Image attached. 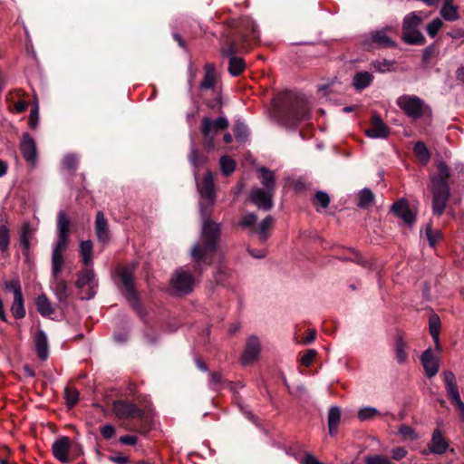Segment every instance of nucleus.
I'll return each instance as SVG.
<instances>
[{
  "instance_id": "39448f33",
  "label": "nucleus",
  "mask_w": 464,
  "mask_h": 464,
  "mask_svg": "<svg viewBox=\"0 0 464 464\" xmlns=\"http://www.w3.org/2000/svg\"><path fill=\"white\" fill-rule=\"evenodd\" d=\"M442 375L448 398L458 411L461 421L464 422V402L460 398L455 374L451 371H444Z\"/></svg>"
},
{
  "instance_id": "3c124183",
  "label": "nucleus",
  "mask_w": 464,
  "mask_h": 464,
  "mask_svg": "<svg viewBox=\"0 0 464 464\" xmlns=\"http://www.w3.org/2000/svg\"><path fill=\"white\" fill-rule=\"evenodd\" d=\"M78 159L75 155L68 154L63 159V167L67 170H72L76 168Z\"/></svg>"
},
{
  "instance_id": "0eeeda50",
  "label": "nucleus",
  "mask_w": 464,
  "mask_h": 464,
  "mask_svg": "<svg viewBox=\"0 0 464 464\" xmlns=\"http://www.w3.org/2000/svg\"><path fill=\"white\" fill-rule=\"evenodd\" d=\"M310 118V108L303 97H295L293 103L286 112V121L289 125H295Z\"/></svg>"
},
{
  "instance_id": "4c0bfd02",
  "label": "nucleus",
  "mask_w": 464,
  "mask_h": 464,
  "mask_svg": "<svg viewBox=\"0 0 464 464\" xmlns=\"http://www.w3.org/2000/svg\"><path fill=\"white\" fill-rule=\"evenodd\" d=\"M11 312H12L13 315L17 319L24 317L25 309L24 306L23 295L14 297V302L11 306Z\"/></svg>"
},
{
  "instance_id": "bf43d9fd",
  "label": "nucleus",
  "mask_w": 464,
  "mask_h": 464,
  "mask_svg": "<svg viewBox=\"0 0 464 464\" xmlns=\"http://www.w3.org/2000/svg\"><path fill=\"white\" fill-rule=\"evenodd\" d=\"M317 352L314 349H309L301 358L302 364L309 366L315 358Z\"/></svg>"
},
{
  "instance_id": "4d7b16f0",
  "label": "nucleus",
  "mask_w": 464,
  "mask_h": 464,
  "mask_svg": "<svg viewBox=\"0 0 464 464\" xmlns=\"http://www.w3.org/2000/svg\"><path fill=\"white\" fill-rule=\"evenodd\" d=\"M441 25L442 22L440 19L436 18L432 20L427 27V32L429 35L434 37L437 34L438 31L440 29Z\"/></svg>"
},
{
  "instance_id": "5fc2aeb1",
  "label": "nucleus",
  "mask_w": 464,
  "mask_h": 464,
  "mask_svg": "<svg viewBox=\"0 0 464 464\" xmlns=\"http://www.w3.org/2000/svg\"><path fill=\"white\" fill-rule=\"evenodd\" d=\"M65 399L68 406L72 407L79 399V393L75 389H65Z\"/></svg>"
},
{
  "instance_id": "0e129e2a",
  "label": "nucleus",
  "mask_w": 464,
  "mask_h": 464,
  "mask_svg": "<svg viewBox=\"0 0 464 464\" xmlns=\"http://www.w3.org/2000/svg\"><path fill=\"white\" fill-rule=\"evenodd\" d=\"M237 48L234 44H229L227 48L223 49L222 53L231 59L232 56H236Z\"/></svg>"
},
{
  "instance_id": "09e8293b",
  "label": "nucleus",
  "mask_w": 464,
  "mask_h": 464,
  "mask_svg": "<svg viewBox=\"0 0 464 464\" xmlns=\"http://www.w3.org/2000/svg\"><path fill=\"white\" fill-rule=\"evenodd\" d=\"M189 161L195 168H198L206 162V158L199 155L198 150L194 148V146H192L189 155Z\"/></svg>"
},
{
  "instance_id": "864d4df0",
  "label": "nucleus",
  "mask_w": 464,
  "mask_h": 464,
  "mask_svg": "<svg viewBox=\"0 0 464 464\" xmlns=\"http://www.w3.org/2000/svg\"><path fill=\"white\" fill-rule=\"evenodd\" d=\"M440 323L438 316L433 315L430 318V333L432 339H436V336H439L440 334Z\"/></svg>"
},
{
  "instance_id": "9d476101",
  "label": "nucleus",
  "mask_w": 464,
  "mask_h": 464,
  "mask_svg": "<svg viewBox=\"0 0 464 464\" xmlns=\"http://www.w3.org/2000/svg\"><path fill=\"white\" fill-rule=\"evenodd\" d=\"M70 220L63 211H60L57 217V234L58 240L53 249V253L62 254L67 247L68 237L70 232Z\"/></svg>"
},
{
  "instance_id": "393cba45",
  "label": "nucleus",
  "mask_w": 464,
  "mask_h": 464,
  "mask_svg": "<svg viewBox=\"0 0 464 464\" xmlns=\"http://www.w3.org/2000/svg\"><path fill=\"white\" fill-rule=\"evenodd\" d=\"M373 81V75L369 72H358L353 76V84L357 91L369 87Z\"/></svg>"
},
{
  "instance_id": "680f3d73",
  "label": "nucleus",
  "mask_w": 464,
  "mask_h": 464,
  "mask_svg": "<svg viewBox=\"0 0 464 464\" xmlns=\"http://www.w3.org/2000/svg\"><path fill=\"white\" fill-rule=\"evenodd\" d=\"M407 455V451L404 448L398 447L392 450V457L394 459L400 460Z\"/></svg>"
},
{
  "instance_id": "69168bd1",
  "label": "nucleus",
  "mask_w": 464,
  "mask_h": 464,
  "mask_svg": "<svg viewBox=\"0 0 464 464\" xmlns=\"http://www.w3.org/2000/svg\"><path fill=\"white\" fill-rule=\"evenodd\" d=\"M21 245L24 248L28 249L29 248V237L27 230L24 228L20 238Z\"/></svg>"
},
{
  "instance_id": "6ab92c4d",
  "label": "nucleus",
  "mask_w": 464,
  "mask_h": 464,
  "mask_svg": "<svg viewBox=\"0 0 464 464\" xmlns=\"http://www.w3.org/2000/svg\"><path fill=\"white\" fill-rule=\"evenodd\" d=\"M69 448L70 440L67 437H62L55 440L52 446V450L54 458L63 463L68 462Z\"/></svg>"
},
{
  "instance_id": "c85d7f7f",
  "label": "nucleus",
  "mask_w": 464,
  "mask_h": 464,
  "mask_svg": "<svg viewBox=\"0 0 464 464\" xmlns=\"http://www.w3.org/2000/svg\"><path fill=\"white\" fill-rule=\"evenodd\" d=\"M441 16L448 21L459 19L458 8L452 5V0H444V5L440 10Z\"/></svg>"
},
{
  "instance_id": "58836bf2",
  "label": "nucleus",
  "mask_w": 464,
  "mask_h": 464,
  "mask_svg": "<svg viewBox=\"0 0 464 464\" xmlns=\"http://www.w3.org/2000/svg\"><path fill=\"white\" fill-rule=\"evenodd\" d=\"M63 257L62 254L52 253V276L56 278L63 269Z\"/></svg>"
},
{
  "instance_id": "6e6552de",
  "label": "nucleus",
  "mask_w": 464,
  "mask_h": 464,
  "mask_svg": "<svg viewBox=\"0 0 464 464\" xmlns=\"http://www.w3.org/2000/svg\"><path fill=\"white\" fill-rule=\"evenodd\" d=\"M97 286L98 282L94 272L90 268L83 270L76 282V287L80 289L82 294V298L87 300L92 299L95 295Z\"/></svg>"
},
{
  "instance_id": "a878e982",
  "label": "nucleus",
  "mask_w": 464,
  "mask_h": 464,
  "mask_svg": "<svg viewBox=\"0 0 464 464\" xmlns=\"http://www.w3.org/2000/svg\"><path fill=\"white\" fill-rule=\"evenodd\" d=\"M274 224V218L271 216L265 218L256 227L251 230V234H257L262 242H265L269 236V229Z\"/></svg>"
},
{
  "instance_id": "473e14b6",
  "label": "nucleus",
  "mask_w": 464,
  "mask_h": 464,
  "mask_svg": "<svg viewBox=\"0 0 464 464\" xmlns=\"http://www.w3.org/2000/svg\"><path fill=\"white\" fill-rule=\"evenodd\" d=\"M36 306H37L38 312L43 316H49L53 313V308L52 306V304L49 301V299L46 297V295H42L37 297Z\"/></svg>"
},
{
  "instance_id": "20e7f679",
  "label": "nucleus",
  "mask_w": 464,
  "mask_h": 464,
  "mask_svg": "<svg viewBox=\"0 0 464 464\" xmlns=\"http://www.w3.org/2000/svg\"><path fill=\"white\" fill-rule=\"evenodd\" d=\"M421 24V18L417 13L408 14L403 20V40L410 44H423L425 42L424 36L418 30L419 25Z\"/></svg>"
},
{
  "instance_id": "774afa93",
  "label": "nucleus",
  "mask_w": 464,
  "mask_h": 464,
  "mask_svg": "<svg viewBox=\"0 0 464 464\" xmlns=\"http://www.w3.org/2000/svg\"><path fill=\"white\" fill-rule=\"evenodd\" d=\"M434 53V48L432 46H428L424 49L422 58L425 63H427L430 58L432 56Z\"/></svg>"
},
{
  "instance_id": "a18cd8bd",
  "label": "nucleus",
  "mask_w": 464,
  "mask_h": 464,
  "mask_svg": "<svg viewBox=\"0 0 464 464\" xmlns=\"http://www.w3.org/2000/svg\"><path fill=\"white\" fill-rule=\"evenodd\" d=\"M39 122V104L36 101L31 109L28 124L29 127L33 130L36 129Z\"/></svg>"
},
{
  "instance_id": "338daca9",
  "label": "nucleus",
  "mask_w": 464,
  "mask_h": 464,
  "mask_svg": "<svg viewBox=\"0 0 464 464\" xmlns=\"http://www.w3.org/2000/svg\"><path fill=\"white\" fill-rule=\"evenodd\" d=\"M301 464H324L321 461H319L317 459H315L313 455H306L303 460L301 461Z\"/></svg>"
},
{
  "instance_id": "603ef678",
  "label": "nucleus",
  "mask_w": 464,
  "mask_h": 464,
  "mask_svg": "<svg viewBox=\"0 0 464 464\" xmlns=\"http://www.w3.org/2000/svg\"><path fill=\"white\" fill-rule=\"evenodd\" d=\"M9 245V230L5 226H0V249L5 250Z\"/></svg>"
},
{
  "instance_id": "8fccbe9b",
  "label": "nucleus",
  "mask_w": 464,
  "mask_h": 464,
  "mask_svg": "<svg viewBox=\"0 0 464 464\" xmlns=\"http://www.w3.org/2000/svg\"><path fill=\"white\" fill-rule=\"evenodd\" d=\"M314 202L321 205L323 208H326L330 203V197L327 193L324 191H318L314 195Z\"/></svg>"
},
{
  "instance_id": "e2e57ef3",
  "label": "nucleus",
  "mask_w": 464,
  "mask_h": 464,
  "mask_svg": "<svg viewBox=\"0 0 464 464\" xmlns=\"http://www.w3.org/2000/svg\"><path fill=\"white\" fill-rule=\"evenodd\" d=\"M120 441L126 445H135L137 443V438L132 435H125L120 438Z\"/></svg>"
},
{
  "instance_id": "c03bdc74",
  "label": "nucleus",
  "mask_w": 464,
  "mask_h": 464,
  "mask_svg": "<svg viewBox=\"0 0 464 464\" xmlns=\"http://www.w3.org/2000/svg\"><path fill=\"white\" fill-rule=\"evenodd\" d=\"M365 464H392L390 459L383 455H367L364 457Z\"/></svg>"
},
{
  "instance_id": "a19ab883",
  "label": "nucleus",
  "mask_w": 464,
  "mask_h": 464,
  "mask_svg": "<svg viewBox=\"0 0 464 464\" xmlns=\"http://www.w3.org/2000/svg\"><path fill=\"white\" fill-rule=\"evenodd\" d=\"M220 168L223 174L228 176L235 170V161L229 157L223 156L220 159Z\"/></svg>"
},
{
  "instance_id": "49530a36",
  "label": "nucleus",
  "mask_w": 464,
  "mask_h": 464,
  "mask_svg": "<svg viewBox=\"0 0 464 464\" xmlns=\"http://www.w3.org/2000/svg\"><path fill=\"white\" fill-rule=\"evenodd\" d=\"M5 289L6 291H12L14 293V297L23 295L21 285L18 279H13L11 281L5 282Z\"/></svg>"
},
{
  "instance_id": "f8f14e48",
  "label": "nucleus",
  "mask_w": 464,
  "mask_h": 464,
  "mask_svg": "<svg viewBox=\"0 0 464 464\" xmlns=\"http://www.w3.org/2000/svg\"><path fill=\"white\" fill-rule=\"evenodd\" d=\"M388 31H391V28H385L372 32L364 40V46L366 48H373L390 47L395 45V43L388 35Z\"/></svg>"
},
{
  "instance_id": "2f4dec72",
  "label": "nucleus",
  "mask_w": 464,
  "mask_h": 464,
  "mask_svg": "<svg viewBox=\"0 0 464 464\" xmlns=\"http://www.w3.org/2000/svg\"><path fill=\"white\" fill-rule=\"evenodd\" d=\"M384 415H388V413L382 414L376 408L372 406H367L360 409L357 414L358 419L361 421L370 420L376 417H382Z\"/></svg>"
},
{
  "instance_id": "aec40b11",
  "label": "nucleus",
  "mask_w": 464,
  "mask_h": 464,
  "mask_svg": "<svg viewBox=\"0 0 464 464\" xmlns=\"http://www.w3.org/2000/svg\"><path fill=\"white\" fill-rule=\"evenodd\" d=\"M392 210L394 214L401 218L405 224L412 225L415 221V215L409 208V206L404 199H401L392 205Z\"/></svg>"
},
{
  "instance_id": "bb28decb",
  "label": "nucleus",
  "mask_w": 464,
  "mask_h": 464,
  "mask_svg": "<svg viewBox=\"0 0 464 464\" xmlns=\"http://www.w3.org/2000/svg\"><path fill=\"white\" fill-rule=\"evenodd\" d=\"M396 63L393 60L379 59L372 61L371 63L372 68L381 73L392 72L395 70Z\"/></svg>"
},
{
  "instance_id": "ddd939ff",
  "label": "nucleus",
  "mask_w": 464,
  "mask_h": 464,
  "mask_svg": "<svg viewBox=\"0 0 464 464\" xmlns=\"http://www.w3.org/2000/svg\"><path fill=\"white\" fill-rule=\"evenodd\" d=\"M20 150L24 160L33 167L37 163V149L34 138L27 132L22 136L20 143Z\"/></svg>"
},
{
  "instance_id": "5701e85b",
  "label": "nucleus",
  "mask_w": 464,
  "mask_h": 464,
  "mask_svg": "<svg viewBox=\"0 0 464 464\" xmlns=\"http://www.w3.org/2000/svg\"><path fill=\"white\" fill-rule=\"evenodd\" d=\"M51 288L60 303H66L69 297V288L67 283L63 279L59 276L53 278Z\"/></svg>"
},
{
  "instance_id": "7c9ffc66",
  "label": "nucleus",
  "mask_w": 464,
  "mask_h": 464,
  "mask_svg": "<svg viewBox=\"0 0 464 464\" xmlns=\"http://www.w3.org/2000/svg\"><path fill=\"white\" fill-rule=\"evenodd\" d=\"M260 172L262 174L261 183L265 187L266 191L271 192L272 194H274L275 193V175H274V173L266 168H261Z\"/></svg>"
},
{
  "instance_id": "4be33fe9",
  "label": "nucleus",
  "mask_w": 464,
  "mask_h": 464,
  "mask_svg": "<svg viewBox=\"0 0 464 464\" xmlns=\"http://www.w3.org/2000/svg\"><path fill=\"white\" fill-rule=\"evenodd\" d=\"M95 233L100 242L105 243L109 240L108 221L102 211H98L96 214Z\"/></svg>"
},
{
  "instance_id": "4468645a",
  "label": "nucleus",
  "mask_w": 464,
  "mask_h": 464,
  "mask_svg": "<svg viewBox=\"0 0 464 464\" xmlns=\"http://www.w3.org/2000/svg\"><path fill=\"white\" fill-rule=\"evenodd\" d=\"M274 194L267 192L260 188H253L250 192L249 198L258 208L270 210L273 208Z\"/></svg>"
},
{
  "instance_id": "de8ad7c7",
  "label": "nucleus",
  "mask_w": 464,
  "mask_h": 464,
  "mask_svg": "<svg viewBox=\"0 0 464 464\" xmlns=\"http://www.w3.org/2000/svg\"><path fill=\"white\" fill-rule=\"evenodd\" d=\"M256 222V216L253 213H249L242 217L239 221V226L244 228H251L253 230L255 228Z\"/></svg>"
},
{
  "instance_id": "a211bd4d",
  "label": "nucleus",
  "mask_w": 464,
  "mask_h": 464,
  "mask_svg": "<svg viewBox=\"0 0 464 464\" xmlns=\"http://www.w3.org/2000/svg\"><path fill=\"white\" fill-rule=\"evenodd\" d=\"M390 130L378 115L372 116V127L365 130V134L372 139H385Z\"/></svg>"
},
{
  "instance_id": "9b49d317",
  "label": "nucleus",
  "mask_w": 464,
  "mask_h": 464,
  "mask_svg": "<svg viewBox=\"0 0 464 464\" xmlns=\"http://www.w3.org/2000/svg\"><path fill=\"white\" fill-rule=\"evenodd\" d=\"M112 412L119 419H135L143 416V411L136 404L122 400L112 403Z\"/></svg>"
},
{
  "instance_id": "c9c22d12",
  "label": "nucleus",
  "mask_w": 464,
  "mask_h": 464,
  "mask_svg": "<svg viewBox=\"0 0 464 464\" xmlns=\"http://www.w3.org/2000/svg\"><path fill=\"white\" fill-rule=\"evenodd\" d=\"M374 200V195L369 188H363L359 193L358 207L361 208H369Z\"/></svg>"
},
{
  "instance_id": "13d9d810",
  "label": "nucleus",
  "mask_w": 464,
  "mask_h": 464,
  "mask_svg": "<svg viewBox=\"0 0 464 464\" xmlns=\"http://www.w3.org/2000/svg\"><path fill=\"white\" fill-rule=\"evenodd\" d=\"M438 169H439V174L437 176L433 177L431 179H440L445 180L447 182V179L450 176V169H449L448 166L444 162H440L438 165Z\"/></svg>"
},
{
  "instance_id": "b1692460",
  "label": "nucleus",
  "mask_w": 464,
  "mask_h": 464,
  "mask_svg": "<svg viewBox=\"0 0 464 464\" xmlns=\"http://www.w3.org/2000/svg\"><path fill=\"white\" fill-rule=\"evenodd\" d=\"M35 348L37 354L41 360H46L49 355V347H48V341L47 336L44 334L43 330H38L35 337Z\"/></svg>"
},
{
  "instance_id": "6e6d98bb",
  "label": "nucleus",
  "mask_w": 464,
  "mask_h": 464,
  "mask_svg": "<svg viewBox=\"0 0 464 464\" xmlns=\"http://www.w3.org/2000/svg\"><path fill=\"white\" fill-rule=\"evenodd\" d=\"M247 135V128L242 122H237L235 125V136L238 140H244Z\"/></svg>"
},
{
  "instance_id": "f257e3e1",
  "label": "nucleus",
  "mask_w": 464,
  "mask_h": 464,
  "mask_svg": "<svg viewBox=\"0 0 464 464\" xmlns=\"http://www.w3.org/2000/svg\"><path fill=\"white\" fill-rule=\"evenodd\" d=\"M198 190L203 199L204 203L199 204L201 215L206 218L203 222L200 242L197 243L191 249V256L198 266L202 265L209 266L212 261V254L217 247V242L219 233V225L211 223L208 217L210 213V208L216 200V192L213 175L208 172L201 181H197Z\"/></svg>"
},
{
  "instance_id": "72a5a7b5",
  "label": "nucleus",
  "mask_w": 464,
  "mask_h": 464,
  "mask_svg": "<svg viewBox=\"0 0 464 464\" xmlns=\"http://www.w3.org/2000/svg\"><path fill=\"white\" fill-rule=\"evenodd\" d=\"M80 252L82 257V263L89 266L92 261V242L91 240L82 241L80 243Z\"/></svg>"
},
{
  "instance_id": "37998d69",
  "label": "nucleus",
  "mask_w": 464,
  "mask_h": 464,
  "mask_svg": "<svg viewBox=\"0 0 464 464\" xmlns=\"http://www.w3.org/2000/svg\"><path fill=\"white\" fill-rule=\"evenodd\" d=\"M395 353L399 363H403L406 362L408 355L405 351V343L401 338L396 341Z\"/></svg>"
},
{
  "instance_id": "c756f323",
  "label": "nucleus",
  "mask_w": 464,
  "mask_h": 464,
  "mask_svg": "<svg viewBox=\"0 0 464 464\" xmlns=\"http://www.w3.org/2000/svg\"><path fill=\"white\" fill-rule=\"evenodd\" d=\"M205 76L200 83L201 89H211L216 83V73L213 64L208 63L205 66Z\"/></svg>"
},
{
  "instance_id": "2eb2a0df",
  "label": "nucleus",
  "mask_w": 464,
  "mask_h": 464,
  "mask_svg": "<svg viewBox=\"0 0 464 464\" xmlns=\"http://www.w3.org/2000/svg\"><path fill=\"white\" fill-rule=\"evenodd\" d=\"M261 346L258 338L255 335L248 337L245 351L241 356V362L244 365L255 362L260 353Z\"/></svg>"
},
{
  "instance_id": "cd10ccee",
  "label": "nucleus",
  "mask_w": 464,
  "mask_h": 464,
  "mask_svg": "<svg viewBox=\"0 0 464 464\" xmlns=\"http://www.w3.org/2000/svg\"><path fill=\"white\" fill-rule=\"evenodd\" d=\"M341 420V411L338 407H331L328 412V428L331 436L334 435Z\"/></svg>"
},
{
  "instance_id": "f704fd0d",
  "label": "nucleus",
  "mask_w": 464,
  "mask_h": 464,
  "mask_svg": "<svg viewBox=\"0 0 464 464\" xmlns=\"http://www.w3.org/2000/svg\"><path fill=\"white\" fill-rule=\"evenodd\" d=\"M413 151L415 156L418 158V160L423 163L426 164L429 162L430 159V151L427 148V146L421 142L419 141L414 145Z\"/></svg>"
},
{
  "instance_id": "423d86ee",
  "label": "nucleus",
  "mask_w": 464,
  "mask_h": 464,
  "mask_svg": "<svg viewBox=\"0 0 464 464\" xmlns=\"http://www.w3.org/2000/svg\"><path fill=\"white\" fill-rule=\"evenodd\" d=\"M397 105L405 114L413 119H420L425 109L424 102L415 95H402L397 99Z\"/></svg>"
},
{
  "instance_id": "052dcab7",
  "label": "nucleus",
  "mask_w": 464,
  "mask_h": 464,
  "mask_svg": "<svg viewBox=\"0 0 464 464\" xmlns=\"http://www.w3.org/2000/svg\"><path fill=\"white\" fill-rule=\"evenodd\" d=\"M101 433L105 439H111L115 435V429L111 424H106L101 428Z\"/></svg>"
},
{
  "instance_id": "1a4fd4ad",
  "label": "nucleus",
  "mask_w": 464,
  "mask_h": 464,
  "mask_svg": "<svg viewBox=\"0 0 464 464\" xmlns=\"http://www.w3.org/2000/svg\"><path fill=\"white\" fill-rule=\"evenodd\" d=\"M171 285L174 290L179 294L188 295L192 291L195 285V278L186 269L179 268L176 270L172 276Z\"/></svg>"
},
{
  "instance_id": "79ce46f5",
  "label": "nucleus",
  "mask_w": 464,
  "mask_h": 464,
  "mask_svg": "<svg viewBox=\"0 0 464 464\" xmlns=\"http://www.w3.org/2000/svg\"><path fill=\"white\" fill-rule=\"evenodd\" d=\"M426 237L430 246H434L441 238V233L438 229H433L430 225L426 227Z\"/></svg>"
},
{
  "instance_id": "e433bc0d",
  "label": "nucleus",
  "mask_w": 464,
  "mask_h": 464,
  "mask_svg": "<svg viewBox=\"0 0 464 464\" xmlns=\"http://www.w3.org/2000/svg\"><path fill=\"white\" fill-rule=\"evenodd\" d=\"M245 69V62L242 58L232 56L229 60L228 72L233 76L239 75Z\"/></svg>"
},
{
  "instance_id": "dca6fc26",
  "label": "nucleus",
  "mask_w": 464,
  "mask_h": 464,
  "mask_svg": "<svg viewBox=\"0 0 464 464\" xmlns=\"http://www.w3.org/2000/svg\"><path fill=\"white\" fill-rule=\"evenodd\" d=\"M421 363L423 365L427 377L435 376L440 369V359L434 355L431 349H427L421 355Z\"/></svg>"
},
{
  "instance_id": "412c9836",
  "label": "nucleus",
  "mask_w": 464,
  "mask_h": 464,
  "mask_svg": "<svg viewBox=\"0 0 464 464\" xmlns=\"http://www.w3.org/2000/svg\"><path fill=\"white\" fill-rule=\"evenodd\" d=\"M449 448L448 442L442 437L441 431L439 429L434 430L429 450L431 453L441 455L447 451Z\"/></svg>"
},
{
  "instance_id": "7ed1b4c3",
  "label": "nucleus",
  "mask_w": 464,
  "mask_h": 464,
  "mask_svg": "<svg viewBox=\"0 0 464 464\" xmlns=\"http://www.w3.org/2000/svg\"><path fill=\"white\" fill-rule=\"evenodd\" d=\"M430 189L432 192V208L436 215L440 216L447 206L450 197V188L445 180L431 179Z\"/></svg>"
},
{
  "instance_id": "f03ea898",
  "label": "nucleus",
  "mask_w": 464,
  "mask_h": 464,
  "mask_svg": "<svg viewBox=\"0 0 464 464\" xmlns=\"http://www.w3.org/2000/svg\"><path fill=\"white\" fill-rule=\"evenodd\" d=\"M228 127V121L226 117L220 116L216 120L208 117L202 119L201 132L203 135V144L207 150L214 148V140L220 133Z\"/></svg>"
},
{
  "instance_id": "ea45409f",
  "label": "nucleus",
  "mask_w": 464,
  "mask_h": 464,
  "mask_svg": "<svg viewBox=\"0 0 464 464\" xmlns=\"http://www.w3.org/2000/svg\"><path fill=\"white\" fill-rule=\"evenodd\" d=\"M399 434L401 436L404 440H416L418 439V435L416 431L408 425H401L398 429Z\"/></svg>"
},
{
  "instance_id": "f3484780",
  "label": "nucleus",
  "mask_w": 464,
  "mask_h": 464,
  "mask_svg": "<svg viewBox=\"0 0 464 464\" xmlns=\"http://www.w3.org/2000/svg\"><path fill=\"white\" fill-rule=\"evenodd\" d=\"M133 268L122 267L119 270V275L122 284L127 291V298L133 304L137 302V294L133 285Z\"/></svg>"
}]
</instances>
